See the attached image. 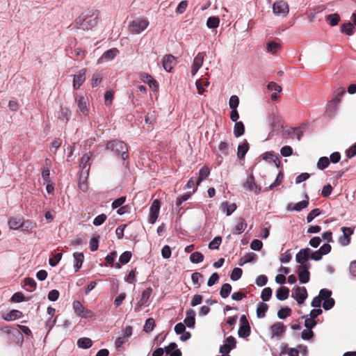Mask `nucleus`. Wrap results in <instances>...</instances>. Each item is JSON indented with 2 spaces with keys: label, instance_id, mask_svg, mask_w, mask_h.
<instances>
[{
  "label": "nucleus",
  "instance_id": "obj_11",
  "mask_svg": "<svg viewBox=\"0 0 356 356\" xmlns=\"http://www.w3.org/2000/svg\"><path fill=\"white\" fill-rule=\"evenodd\" d=\"M310 268L311 265H307V266H298V275L301 284H306L309 281L310 273L309 269Z\"/></svg>",
  "mask_w": 356,
  "mask_h": 356
},
{
  "label": "nucleus",
  "instance_id": "obj_25",
  "mask_svg": "<svg viewBox=\"0 0 356 356\" xmlns=\"http://www.w3.org/2000/svg\"><path fill=\"white\" fill-rule=\"evenodd\" d=\"M236 204L235 203L229 204L227 202H223L220 204V209L226 213L227 216H230L236 209Z\"/></svg>",
  "mask_w": 356,
  "mask_h": 356
},
{
  "label": "nucleus",
  "instance_id": "obj_12",
  "mask_svg": "<svg viewBox=\"0 0 356 356\" xmlns=\"http://www.w3.org/2000/svg\"><path fill=\"white\" fill-rule=\"evenodd\" d=\"M159 209L160 202L158 200H155L149 209V222L150 224H154L157 220L159 213Z\"/></svg>",
  "mask_w": 356,
  "mask_h": 356
},
{
  "label": "nucleus",
  "instance_id": "obj_3",
  "mask_svg": "<svg viewBox=\"0 0 356 356\" xmlns=\"http://www.w3.org/2000/svg\"><path fill=\"white\" fill-rule=\"evenodd\" d=\"M106 149H110L116 154H121L123 160H126L128 158V149L127 145L122 141H109L106 143Z\"/></svg>",
  "mask_w": 356,
  "mask_h": 356
},
{
  "label": "nucleus",
  "instance_id": "obj_31",
  "mask_svg": "<svg viewBox=\"0 0 356 356\" xmlns=\"http://www.w3.org/2000/svg\"><path fill=\"white\" fill-rule=\"evenodd\" d=\"M210 174V170L207 166H203L199 172V177L197 179L196 184L198 186L204 179H205Z\"/></svg>",
  "mask_w": 356,
  "mask_h": 356
},
{
  "label": "nucleus",
  "instance_id": "obj_6",
  "mask_svg": "<svg viewBox=\"0 0 356 356\" xmlns=\"http://www.w3.org/2000/svg\"><path fill=\"white\" fill-rule=\"evenodd\" d=\"M311 250L309 248L301 249L296 256V261L300 264L299 266H307L311 265L308 259L310 258Z\"/></svg>",
  "mask_w": 356,
  "mask_h": 356
},
{
  "label": "nucleus",
  "instance_id": "obj_18",
  "mask_svg": "<svg viewBox=\"0 0 356 356\" xmlns=\"http://www.w3.org/2000/svg\"><path fill=\"white\" fill-rule=\"evenodd\" d=\"M118 53L119 51L116 48H112L111 49H108L106 51L102 54V56L98 59L97 63H101L104 61V60H111L117 56Z\"/></svg>",
  "mask_w": 356,
  "mask_h": 356
},
{
  "label": "nucleus",
  "instance_id": "obj_48",
  "mask_svg": "<svg viewBox=\"0 0 356 356\" xmlns=\"http://www.w3.org/2000/svg\"><path fill=\"white\" fill-rule=\"evenodd\" d=\"M131 256H132V254L131 252L129 251H125L120 256V258H119V260H120V262L122 264H127L131 258Z\"/></svg>",
  "mask_w": 356,
  "mask_h": 356
},
{
  "label": "nucleus",
  "instance_id": "obj_7",
  "mask_svg": "<svg viewBox=\"0 0 356 356\" xmlns=\"http://www.w3.org/2000/svg\"><path fill=\"white\" fill-rule=\"evenodd\" d=\"M91 157V153L88 152L83 155L81 159V177H85L86 178L89 174L90 164L89 163L90 159Z\"/></svg>",
  "mask_w": 356,
  "mask_h": 356
},
{
  "label": "nucleus",
  "instance_id": "obj_43",
  "mask_svg": "<svg viewBox=\"0 0 356 356\" xmlns=\"http://www.w3.org/2000/svg\"><path fill=\"white\" fill-rule=\"evenodd\" d=\"M70 112L67 108H61L60 114L58 115V119L63 121L64 122H67L69 120Z\"/></svg>",
  "mask_w": 356,
  "mask_h": 356
},
{
  "label": "nucleus",
  "instance_id": "obj_61",
  "mask_svg": "<svg viewBox=\"0 0 356 356\" xmlns=\"http://www.w3.org/2000/svg\"><path fill=\"white\" fill-rule=\"evenodd\" d=\"M332 291L327 289H323L320 291L319 296L321 298V301L328 299L330 297H331Z\"/></svg>",
  "mask_w": 356,
  "mask_h": 356
},
{
  "label": "nucleus",
  "instance_id": "obj_13",
  "mask_svg": "<svg viewBox=\"0 0 356 356\" xmlns=\"http://www.w3.org/2000/svg\"><path fill=\"white\" fill-rule=\"evenodd\" d=\"M236 339L230 336L227 337L223 345L220 347V353L222 354H229V352L236 346Z\"/></svg>",
  "mask_w": 356,
  "mask_h": 356
},
{
  "label": "nucleus",
  "instance_id": "obj_53",
  "mask_svg": "<svg viewBox=\"0 0 356 356\" xmlns=\"http://www.w3.org/2000/svg\"><path fill=\"white\" fill-rule=\"evenodd\" d=\"M289 136L290 138H293L294 137H296L298 140L300 141L301 140V138L302 136V132L297 129H291L289 133Z\"/></svg>",
  "mask_w": 356,
  "mask_h": 356
},
{
  "label": "nucleus",
  "instance_id": "obj_22",
  "mask_svg": "<svg viewBox=\"0 0 356 356\" xmlns=\"http://www.w3.org/2000/svg\"><path fill=\"white\" fill-rule=\"evenodd\" d=\"M175 64V57L172 55H166L164 56L163 60V68L167 72H170L172 69L173 66Z\"/></svg>",
  "mask_w": 356,
  "mask_h": 356
},
{
  "label": "nucleus",
  "instance_id": "obj_46",
  "mask_svg": "<svg viewBox=\"0 0 356 356\" xmlns=\"http://www.w3.org/2000/svg\"><path fill=\"white\" fill-rule=\"evenodd\" d=\"M154 326H155L154 320L152 318H149L146 320L144 327H143V330L145 332H149L154 329Z\"/></svg>",
  "mask_w": 356,
  "mask_h": 356
},
{
  "label": "nucleus",
  "instance_id": "obj_39",
  "mask_svg": "<svg viewBox=\"0 0 356 356\" xmlns=\"http://www.w3.org/2000/svg\"><path fill=\"white\" fill-rule=\"evenodd\" d=\"M209 81H208L207 80L202 81L201 79H199V80H197L195 82V86L198 90V93L200 95L203 94V92L205 91L204 88L209 86Z\"/></svg>",
  "mask_w": 356,
  "mask_h": 356
},
{
  "label": "nucleus",
  "instance_id": "obj_40",
  "mask_svg": "<svg viewBox=\"0 0 356 356\" xmlns=\"http://www.w3.org/2000/svg\"><path fill=\"white\" fill-rule=\"evenodd\" d=\"M280 48V44L275 41H270L267 43L266 50L271 54H275Z\"/></svg>",
  "mask_w": 356,
  "mask_h": 356
},
{
  "label": "nucleus",
  "instance_id": "obj_64",
  "mask_svg": "<svg viewBox=\"0 0 356 356\" xmlns=\"http://www.w3.org/2000/svg\"><path fill=\"white\" fill-rule=\"evenodd\" d=\"M314 337V332L311 330L305 329L302 332L301 338L303 340H309Z\"/></svg>",
  "mask_w": 356,
  "mask_h": 356
},
{
  "label": "nucleus",
  "instance_id": "obj_34",
  "mask_svg": "<svg viewBox=\"0 0 356 356\" xmlns=\"http://www.w3.org/2000/svg\"><path fill=\"white\" fill-rule=\"evenodd\" d=\"M245 131V127L242 122H236L234 127V134L236 138L241 136Z\"/></svg>",
  "mask_w": 356,
  "mask_h": 356
},
{
  "label": "nucleus",
  "instance_id": "obj_47",
  "mask_svg": "<svg viewBox=\"0 0 356 356\" xmlns=\"http://www.w3.org/2000/svg\"><path fill=\"white\" fill-rule=\"evenodd\" d=\"M272 296V289L270 287L264 288L261 293V298L263 301H268Z\"/></svg>",
  "mask_w": 356,
  "mask_h": 356
},
{
  "label": "nucleus",
  "instance_id": "obj_52",
  "mask_svg": "<svg viewBox=\"0 0 356 356\" xmlns=\"http://www.w3.org/2000/svg\"><path fill=\"white\" fill-rule=\"evenodd\" d=\"M306 198L308 199V196L306 195ZM309 204V201L308 200H302V201H300L298 203H296L293 209L295 210V211H301L302 209L306 208Z\"/></svg>",
  "mask_w": 356,
  "mask_h": 356
},
{
  "label": "nucleus",
  "instance_id": "obj_20",
  "mask_svg": "<svg viewBox=\"0 0 356 356\" xmlns=\"http://www.w3.org/2000/svg\"><path fill=\"white\" fill-rule=\"evenodd\" d=\"M247 223L243 218H238L236 220V225L233 227L232 233L235 234H240L245 229Z\"/></svg>",
  "mask_w": 356,
  "mask_h": 356
},
{
  "label": "nucleus",
  "instance_id": "obj_35",
  "mask_svg": "<svg viewBox=\"0 0 356 356\" xmlns=\"http://www.w3.org/2000/svg\"><path fill=\"white\" fill-rule=\"evenodd\" d=\"M250 334V325H240L238 334L241 338L248 337Z\"/></svg>",
  "mask_w": 356,
  "mask_h": 356
},
{
  "label": "nucleus",
  "instance_id": "obj_29",
  "mask_svg": "<svg viewBox=\"0 0 356 356\" xmlns=\"http://www.w3.org/2000/svg\"><path fill=\"white\" fill-rule=\"evenodd\" d=\"M289 289L287 287L282 286L277 290L276 298L279 300H284L288 298Z\"/></svg>",
  "mask_w": 356,
  "mask_h": 356
},
{
  "label": "nucleus",
  "instance_id": "obj_23",
  "mask_svg": "<svg viewBox=\"0 0 356 356\" xmlns=\"http://www.w3.org/2000/svg\"><path fill=\"white\" fill-rule=\"evenodd\" d=\"M165 353L170 356H181V353L177 348V345L172 342L165 347Z\"/></svg>",
  "mask_w": 356,
  "mask_h": 356
},
{
  "label": "nucleus",
  "instance_id": "obj_37",
  "mask_svg": "<svg viewBox=\"0 0 356 356\" xmlns=\"http://www.w3.org/2000/svg\"><path fill=\"white\" fill-rule=\"evenodd\" d=\"M232 291V286L229 284H224L222 285L220 295L222 298H226L229 296Z\"/></svg>",
  "mask_w": 356,
  "mask_h": 356
},
{
  "label": "nucleus",
  "instance_id": "obj_16",
  "mask_svg": "<svg viewBox=\"0 0 356 356\" xmlns=\"http://www.w3.org/2000/svg\"><path fill=\"white\" fill-rule=\"evenodd\" d=\"M243 188L250 191H254L255 193H259L261 190L260 187L256 184L252 175H250L247 178L245 182L243 184Z\"/></svg>",
  "mask_w": 356,
  "mask_h": 356
},
{
  "label": "nucleus",
  "instance_id": "obj_57",
  "mask_svg": "<svg viewBox=\"0 0 356 356\" xmlns=\"http://www.w3.org/2000/svg\"><path fill=\"white\" fill-rule=\"evenodd\" d=\"M62 258L61 253L55 254L52 258L49 259V264L51 266H56Z\"/></svg>",
  "mask_w": 356,
  "mask_h": 356
},
{
  "label": "nucleus",
  "instance_id": "obj_14",
  "mask_svg": "<svg viewBox=\"0 0 356 356\" xmlns=\"http://www.w3.org/2000/svg\"><path fill=\"white\" fill-rule=\"evenodd\" d=\"M75 102L79 111L85 115L88 114V99L83 95H76L75 97Z\"/></svg>",
  "mask_w": 356,
  "mask_h": 356
},
{
  "label": "nucleus",
  "instance_id": "obj_36",
  "mask_svg": "<svg viewBox=\"0 0 356 356\" xmlns=\"http://www.w3.org/2000/svg\"><path fill=\"white\" fill-rule=\"evenodd\" d=\"M268 309V306L266 303H260L257 309V316L259 318H262L266 316V312Z\"/></svg>",
  "mask_w": 356,
  "mask_h": 356
},
{
  "label": "nucleus",
  "instance_id": "obj_38",
  "mask_svg": "<svg viewBox=\"0 0 356 356\" xmlns=\"http://www.w3.org/2000/svg\"><path fill=\"white\" fill-rule=\"evenodd\" d=\"M220 19L218 17L213 16L208 18L207 26L209 29H216L219 26Z\"/></svg>",
  "mask_w": 356,
  "mask_h": 356
},
{
  "label": "nucleus",
  "instance_id": "obj_41",
  "mask_svg": "<svg viewBox=\"0 0 356 356\" xmlns=\"http://www.w3.org/2000/svg\"><path fill=\"white\" fill-rule=\"evenodd\" d=\"M204 256L200 252H195L192 253L190 256V260L193 264H198L203 261Z\"/></svg>",
  "mask_w": 356,
  "mask_h": 356
},
{
  "label": "nucleus",
  "instance_id": "obj_32",
  "mask_svg": "<svg viewBox=\"0 0 356 356\" xmlns=\"http://www.w3.org/2000/svg\"><path fill=\"white\" fill-rule=\"evenodd\" d=\"M37 286L36 282L31 277H26L24 280V286L26 287L29 291H33L35 290Z\"/></svg>",
  "mask_w": 356,
  "mask_h": 356
},
{
  "label": "nucleus",
  "instance_id": "obj_5",
  "mask_svg": "<svg viewBox=\"0 0 356 356\" xmlns=\"http://www.w3.org/2000/svg\"><path fill=\"white\" fill-rule=\"evenodd\" d=\"M273 12L277 17H285L289 12L287 2L284 0L276 1L273 4Z\"/></svg>",
  "mask_w": 356,
  "mask_h": 356
},
{
  "label": "nucleus",
  "instance_id": "obj_8",
  "mask_svg": "<svg viewBox=\"0 0 356 356\" xmlns=\"http://www.w3.org/2000/svg\"><path fill=\"white\" fill-rule=\"evenodd\" d=\"M206 56L205 52H199L193 59V65L191 67V74L195 76L199 69L202 67L204 58Z\"/></svg>",
  "mask_w": 356,
  "mask_h": 356
},
{
  "label": "nucleus",
  "instance_id": "obj_9",
  "mask_svg": "<svg viewBox=\"0 0 356 356\" xmlns=\"http://www.w3.org/2000/svg\"><path fill=\"white\" fill-rule=\"evenodd\" d=\"M292 297H293L298 304H302L307 297V291L304 286L296 287L292 293Z\"/></svg>",
  "mask_w": 356,
  "mask_h": 356
},
{
  "label": "nucleus",
  "instance_id": "obj_49",
  "mask_svg": "<svg viewBox=\"0 0 356 356\" xmlns=\"http://www.w3.org/2000/svg\"><path fill=\"white\" fill-rule=\"evenodd\" d=\"M327 19L329 22L330 24L333 26H336L337 24H338V23L340 20V17L338 14L334 13V14L329 15L327 17Z\"/></svg>",
  "mask_w": 356,
  "mask_h": 356
},
{
  "label": "nucleus",
  "instance_id": "obj_24",
  "mask_svg": "<svg viewBox=\"0 0 356 356\" xmlns=\"http://www.w3.org/2000/svg\"><path fill=\"white\" fill-rule=\"evenodd\" d=\"M273 336H282L285 332L286 327L282 323H276L271 326Z\"/></svg>",
  "mask_w": 356,
  "mask_h": 356
},
{
  "label": "nucleus",
  "instance_id": "obj_62",
  "mask_svg": "<svg viewBox=\"0 0 356 356\" xmlns=\"http://www.w3.org/2000/svg\"><path fill=\"white\" fill-rule=\"evenodd\" d=\"M267 282L268 277L264 275H261L257 277L255 283L259 286H263L266 284Z\"/></svg>",
  "mask_w": 356,
  "mask_h": 356
},
{
  "label": "nucleus",
  "instance_id": "obj_55",
  "mask_svg": "<svg viewBox=\"0 0 356 356\" xmlns=\"http://www.w3.org/2000/svg\"><path fill=\"white\" fill-rule=\"evenodd\" d=\"M239 104V99L236 95L231 96L229 101V106L231 109H236Z\"/></svg>",
  "mask_w": 356,
  "mask_h": 356
},
{
  "label": "nucleus",
  "instance_id": "obj_44",
  "mask_svg": "<svg viewBox=\"0 0 356 356\" xmlns=\"http://www.w3.org/2000/svg\"><path fill=\"white\" fill-rule=\"evenodd\" d=\"M330 164V160L327 157L323 156L318 159L317 163V168L320 170L325 169Z\"/></svg>",
  "mask_w": 356,
  "mask_h": 356
},
{
  "label": "nucleus",
  "instance_id": "obj_54",
  "mask_svg": "<svg viewBox=\"0 0 356 356\" xmlns=\"http://www.w3.org/2000/svg\"><path fill=\"white\" fill-rule=\"evenodd\" d=\"M321 213V211L319 209H314L312 210L307 216V222H311L314 218L319 216Z\"/></svg>",
  "mask_w": 356,
  "mask_h": 356
},
{
  "label": "nucleus",
  "instance_id": "obj_45",
  "mask_svg": "<svg viewBox=\"0 0 356 356\" xmlns=\"http://www.w3.org/2000/svg\"><path fill=\"white\" fill-rule=\"evenodd\" d=\"M291 314V309L288 307H283L280 309L277 312V316L280 319H284L286 317L289 316Z\"/></svg>",
  "mask_w": 356,
  "mask_h": 356
},
{
  "label": "nucleus",
  "instance_id": "obj_15",
  "mask_svg": "<svg viewBox=\"0 0 356 356\" xmlns=\"http://www.w3.org/2000/svg\"><path fill=\"white\" fill-rule=\"evenodd\" d=\"M343 236L339 238V242L341 245L346 246L350 243V236L353 234L354 229L352 227H343L341 228Z\"/></svg>",
  "mask_w": 356,
  "mask_h": 356
},
{
  "label": "nucleus",
  "instance_id": "obj_19",
  "mask_svg": "<svg viewBox=\"0 0 356 356\" xmlns=\"http://www.w3.org/2000/svg\"><path fill=\"white\" fill-rule=\"evenodd\" d=\"M86 79V70H81L78 74L74 75L73 79V87L74 89H78L84 82Z\"/></svg>",
  "mask_w": 356,
  "mask_h": 356
},
{
  "label": "nucleus",
  "instance_id": "obj_28",
  "mask_svg": "<svg viewBox=\"0 0 356 356\" xmlns=\"http://www.w3.org/2000/svg\"><path fill=\"white\" fill-rule=\"evenodd\" d=\"M22 313L20 311L13 309L10 312L7 313L6 315H4L3 316V318L7 321H12L15 319L19 318L22 316Z\"/></svg>",
  "mask_w": 356,
  "mask_h": 356
},
{
  "label": "nucleus",
  "instance_id": "obj_26",
  "mask_svg": "<svg viewBox=\"0 0 356 356\" xmlns=\"http://www.w3.org/2000/svg\"><path fill=\"white\" fill-rule=\"evenodd\" d=\"M75 264H74V269L75 272H78L82 266L84 256L81 252H74L73 254Z\"/></svg>",
  "mask_w": 356,
  "mask_h": 356
},
{
  "label": "nucleus",
  "instance_id": "obj_56",
  "mask_svg": "<svg viewBox=\"0 0 356 356\" xmlns=\"http://www.w3.org/2000/svg\"><path fill=\"white\" fill-rule=\"evenodd\" d=\"M188 6V1L186 0L181 1L176 8V13L182 14L185 12Z\"/></svg>",
  "mask_w": 356,
  "mask_h": 356
},
{
  "label": "nucleus",
  "instance_id": "obj_4",
  "mask_svg": "<svg viewBox=\"0 0 356 356\" xmlns=\"http://www.w3.org/2000/svg\"><path fill=\"white\" fill-rule=\"evenodd\" d=\"M149 25V22L145 19H136L129 23L128 30L132 34H139L145 30Z\"/></svg>",
  "mask_w": 356,
  "mask_h": 356
},
{
  "label": "nucleus",
  "instance_id": "obj_33",
  "mask_svg": "<svg viewBox=\"0 0 356 356\" xmlns=\"http://www.w3.org/2000/svg\"><path fill=\"white\" fill-rule=\"evenodd\" d=\"M92 340L87 337L80 338L77 341V346L81 348L87 349V348H90L92 346Z\"/></svg>",
  "mask_w": 356,
  "mask_h": 356
},
{
  "label": "nucleus",
  "instance_id": "obj_27",
  "mask_svg": "<svg viewBox=\"0 0 356 356\" xmlns=\"http://www.w3.org/2000/svg\"><path fill=\"white\" fill-rule=\"evenodd\" d=\"M8 225L10 229H17L24 225L22 219L19 217H13L8 220Z\"/></svg>",
  "mask_w": 356,
  "mask_h": 356
},
{
  "label": "nucleus",
  "instance_id": "obj_21",
  "mask_svg": "<svg viewBox=\"0 0 356 356\" xmlns=\"http://www.w3.org/2000/svg\"><path fill=\"white\" fill-rule=\"evenodd\" d=\"M195 312L192 309H189L186 312V318L184 319L185 324L188 327H194L195 323Z\"/></svg>",
  "mask_w": 356,
  "mask_h": 356
},
{
  "label": "nucleus",
  "instance_id": "obj_63",
  "mask_svg": "<svg viewBox=\"0 0 356 356\" xmlns=\"http://www.w3.org/2000/svg\"><path fill=\"white\" fill-rule=\"evenodd\" d=\"M334 305V300L332 298L330 297L328 299L325 300V301L323 302V307L325 310H329L333 307Z\"/></svg>",
  "mask_w": 356,
  "mask_h": 356
},
{
  "label": "nucleus",
  "instance_id": "obj_50",
  "mask_svg": "<svg viewBox=\"0 0 356 356\" xmlns=\"http://www.w3.org/2000/svg\"><path fill=\"white\" fill-rule=\"evenodd\" d=\"M222 242V238L220 236L215 237L209 244V248L211 250H217L219 248Z\"/></svg>",
  "mask_w": 356,
  "mask_h": 356
},
{
  "label": "nucleus",
  "instance_id": "obj_59",
  "mask_svg": "<svg viewBox=\"0 0 356 356\" xmlns=\"http://www.w3.org/2000/svg\"><path fill=\"white\" fill-rule=\"evenodd\" d=\"M106 220V216L104 213L100 214L95 218L93 220V224L96 226L102 225Z\"/></svg>",
  "mask_w": 356,
  "mask_h": 356
},
{
  "label": "nucleus",
  "instance_id": "obj_17",
  "mask_svg": "<svg viewBox=\"0 0 356 356\" xmlns=\"http://www.w3.org/2000/svg\"><path fill=\"white\" fill-rule=\"evenodd\" d=\"M140 79L144 82L149 85V86L154 90H156L159 88V84L157 81L154 79L151 75L147 73H141L140 75Z\"/></svg>",
  "mask_w": 356,
  "mask_h": 356
},
{
  "label": "nucleus",
  "instance_id": "obj_60",
  "mask_svg": "<svg viewBox=\"0 0 356 356\" xmlns=\"http://www.w3.org/2000/svg\"><path fill=\"white\" fill-rule=\"evenodd\" d=\"M25 300V296L20 292L15 293L11 297V301L14 302H20Z\"/></svg>",
  "mask_w": 356,
  "mask_h": 356
},
{
  "label": "nucleus",
  "instance_id": "obj_51",
  "mask_svg": "<svg viewBox=\"0 0 356 356\" xmlns=\"http://www.w3.org/2000/svg\"><path fill=\"white\" fill-rule=\"evenodd\" d=\"M243 270L240 268H234L231 273L230 278L233 281H236L241 277Z\"/></svg>",
  "mask_w": 356,
  "mask_h": 356
},
{
  "label": "nucleus",
  "instance_id": "obj_42",
  "mask_svg": "<svg viewBox=\"0 0 356 356\" xmlns=\"http://www.w3.org/2000/svg\"><path fill=\"white\" fill-rule=\"evenodd\" d=\"M341 31L348 35H352L354 33L353 25L350 22L342 24L341 26Z\"/></svg>",
  "mask_w": 356,
  "mask_h": 356
},
{
  "label": "nucleus",
  "instance_id": "obj_10",
  "mask_svg": "<svg viewBox=\"0 0 356 356\" xmlns=\"http://www.w3.org/2000/svg\"><path fill=\"white\" fill-rule=\"evenodd\" d=\"M152 292V289L150 287L146 289L145 290H144L143 291L140 299L135 305V307H134L135 312H138L141 310L143 306L145 305L147 302V301L151 296Z\"/></svg>",
  "mask_w": 356,
  "mask_h": 356
},
{
  "label": "nucleus",
  "instance_id": "obj_30",
  "mask_svg": "<svg viewBox=\"0 0 356 356\" xmlns=\"http://www.w3.org/2000/svg\"><path fill=\"white\" fill-rule=\"evenodd\" d=\"M249 145L248 143L245 140L241 145H239L237 149V156L241 159L244 158L245 154L248 151Z\"/></svg>",
  "mask_w": 356,
  "mask_h": 356
},
{
  "label": "nucleus",
  "instance_id": "obj_1",
  "mask_svg": "<svg viewBox=\"0 0 356 356\" xmlns=\"http://www.w3.org/2000/svg\"><path fill=\"white\" fill-rule=\"evenodd\" d=\"M97 12L95 10H87L83 12L76 19L78 29L90 30L97 24Z\"/></svg>",
  "mask_w": 356,
  "mask_h": 356
},
{
  "label": "nucleus",
  "instance_id": "obj_58",
  "mask_svg": "<svg viewBox=\"0 0 356 356\" xmlns=\"http://www.w3.org/2000/svg\"><path fill=\"white\" fill-rule=\"evenodd\" d=\"M73 308L74 309L75 313L79 316L81 313L83 312V309L85 307L81 305L79 301H74L73 303Z\"/></svg>",
  "mask_w": 356,
  "mask_h": 356
},
{
  "label": "nucleus",
  "instance_id": "obj_2",
  "mask_svg": "<svg viewBox=\"0 0 356 356\" xmlns=\"http://www.w3.org/2000/svg\"><path fill=\"white\" fill-rule=\"evenodd\" d=\"M346 93L343 88H339L334 93V97L327 105V113L329 116H334L337 111L338 104L341 102V97Z\"/></svg>",
  "mask_w": 356,
  "mask_h": 356
}]
</instances>
